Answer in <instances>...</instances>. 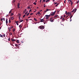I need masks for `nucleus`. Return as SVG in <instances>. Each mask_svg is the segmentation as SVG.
Here are the masks:
<instances>
[{
  "label": "nucleus",
  "mask_w": 79,
  "mask_h": 79,
  "mask_svg": "<svg viewBox=\"0 0 79 79\" xmlns=\"http://www.w3.org/2000/svg\"><path fill=\"white\" fill-rule=\"evenodd\" d=\"M31 16H30V17H29L28 18V19H29V18H31Z\"/></svg>",
  "instance_id": "774afa93"
},
{
  "label": "nucleus",
  "mask_w": 79,
  "mask_h": 79,
  "mask_svg": "<svg viewBox=\"0 0 79 79\" xmlns=\"http://www.w3.org/2000/svg\"><path fill=\"white\" fill-rule=\"evenodd\" d=\"M8 40H9V41H10V38H9L8 39Z\"/></svg>",
  "instance_id": "c756f323"
},
{
  "label": "nucleus",
  "mask_w": 79,
  "mask_h": 79,
  "mask_svg": "<svg viewBox=\"0 0 79 79\" xmlns=\"http://www.w3.org/2000/svg\"><path fill=\"white\" fill-rule=\"evenodd\" d=\"M18 16H19V17H20V16H21V14H19V15Z\"/></svg>",
  "instance_id": "a19ab883"
},
{
  "label": "nucleus",
  "mask_w": 79,
  "mask_h": 79,
  "mask_svg": "<svg viewBox=\"0 0 79 79\" xmlns=\"http://www.w3.org/2000/svg\"><path fill=\"white\" fill-rule=\"evenodd\" d=\"M3 37H5V34H4L3 35Z\"/></svg>",
  "instance_id": "bf43d9fd"
},
{
  "label": "nucleus",
  "mask_w": 79,
  "mask_h": 79,
  "mask_svg": "<svg viewBox=\"0 0 79 79\" xmlns=\"http://www.w3.org/2000/svg\"><path fill=\"white\" fill-rule=\"evenodd\" d=\"M69 15H70V16H71V12H70L69 13Z\"/></svg>",
  "instance_id": "c03bdc74"
},
{
  "label": "nucleus",
  "mask_w": 79,
  "mask_h": 79,
  "mask_svg": "<svg viewBox=\"0 0 79 79\" xmlns=\"http://www.w3.org/2000/svg\"><path fill=\"white\" fill-rule=\"evenodd\" d=\"M0 35L1 37H3V35H1V34H0Z\"/></svg>",
  "instance_id": "bb28decb"
},
{
  "label": "nucleus",
  "mask_w": 79,
  "mask_h": 79,
  "mask_svg": "<svg viewBox=\"0 0 79 79\" xmlns=\"http://www.w3.org/2000/svg\"><path fill=\"white\" fill-rule=\"evenodd\" d=\"M29 15V13H27V14L26 15V16H28Z\"/></svg>",
  "instance_id": "473e14b6"
},
{
  "label": "nucleus",
  "mask_w": 79,
  "mask_h": 79,
  "mask_svg": "<svg viewBox=\"0 0 79 79\" xmlns=\"http://www.w3.org/2000/svg\"><path fill=\"white\" fill-rule=\"evenodd\" d=\"M48 9H46V10H45L44 11V13H45V12H47V11H48Z\"/></svg>",
  "instance_id": "f8f14e48"
},
{
  "label": "nucleus",
  "mask_w": 79,
  "mask_h": 79,
  "mask_svg": "<svg viewBox=\"0 0 79 79\" xmlns=\"http://www.w3.org/2000/svg\"><path fill=\"white\" fill-rule=\"evenodd\" d=\"M11 11H12V10H10V11H9V13L10 14L11 13Z\"/></svg>",
  "instance_id": "a878e982"
},
{
  "label": "nucleus",
  "mask_w": 79,
  "mask_h": 79,
  "mask_svg": "<svg viewBox=\"0 0 79 79\" xmlns=\"http://www.w3.org/2000/svg\"><path fill=\"white\" fill-rule=\"evenodd\" d=\"M70 2H71L72 6H73V2L71 1H70Z\"/></svg>",
  "instance_id": "423d86ee"
},
{
  "label": "nucleus",
  "mask_w": 79,
  "mask_h": 79,
  "mask_svg": "<svg viewBox=\"0 0 79 79\" xmlns=\"http://www.w3.org/2000/svg\"><path fill=\"white\" fill-rule=\"evenodd\" d=\"M15 23H18V21H17L15 22Z\"/></svg>",
  "instance_id": "7c9ffc66"
},
{
  "label": "nucleus",
  "mask_w": 79,
  "mask_h": 79,
  "mask_svg": "<svg viewBox=\"0 0 79 79\" xmlns=\"http://www.w3.org/2000/svg\"><path fill=\"white\" fill-rule=\"evenodd\" d=\"M26 9H25V10L23 11V14H24V13H26Z\"/></svg>",
  "instance_id": "9d476101"
},
{
  "label": "nucleus",
  "mask_w": 79,
  "mask_h": 79,
  "mask_svg": "<svg viewBox=\"0 0 79 79\" xmlns=\"http://www.w3.org/2000/svg\"><path fill=\"white\" fill-rule=\"evenodd\" d=\"M52 19H53V18L52 17V18H50V20Z\"/></svg>",
  "instance_id": "864d4df0"
},
{
  "label": "nucleus",
  "mask_w": 79,
  "mask_h": 79,
  "mask_svg": "<svg viewBox=\"0 0 79 79\" xmlns=\"http://www.w3.org/2000/svg\"><path fill=\"white\" fill-rule=\"evenodd\" d=\"M45 17H46V19H48V18H49L48 15H45Z\"/></svg>",
  "instance_id": "20e7f679"
},
{
  "label": "nucleus",
  "mask_w": 79,
  "mask_h": 79,
  "mask_svg": "<svg viewBox=\"0 0 79 79\" xmlns=\"http://www.w3.org/2000/svg\"><path fill=\"white\" fill-rule=\"evenodd\" d=\"M15 46H16V47H17L18 46V44H15Z\"/></svg>",
  "instance_id": "ea45409f"
},
{
  "label": "nucleus",
  "mask_w": 79,
  "mask_h": 79,
  "mask_svg": "<svg viewBox=\"0 0 79 79\" xmlns=\"http://www.w3.org/2000/svg\"><path fill=\"white\" fill-rule=\"evenodd\" d=\"M62 21H64V18L62 19Z\"/></svg>",
  "instance_id": "79ce46f5"
},
{
  "label": "nucleus",
  "mask_w": 79,
  "mask_h": 79,
  "mask_svg": "<svg viewBox=\"0 0 79 79\" xmlns=\"http://www.w3.org/2000/svg\"><path fill=\"white\" fill-rule=\"evenodd\" d=\"M11 28H12V29L13 28V27L11 26Z\"/></svg>",
  "instance_id": "052dcab7"
},
{
  "label": "nucleus",
  "mask_w": 79,
  "mask_h": 79,
  "mask_svg": "<svg viewBox=\"0 0 79 79\" xmlns=\"http://www.w3.org/2000/svg\"><path fill=\"white\" fill-rule=\"evenodd\" d=\"M39 28H40V29H44L45 27L41 25L39 27Z\"/></svg>",
  "instance_id": "f257e3e1"
},
{
  "label": "nucleus",
  "mask_w": 79,
  "mask_h": 79,
  "mask_svg": "<svg viewBox=\"0 0 79 79\" xmlns=\"http://www.w3.org/2000/svg\"><path fill=\"white\" fill-rule=\"evenodd\" d=\"M17 25V26H18V25H19V24H18V23H16Z\"/></svg>",
  "instance_id": "603ef678"
},
{
  "label": "nucleus",
  "mask_w": 79,
  "mask_h": 79,
  "mask_svg": "<svg viewBox=\"0 0 79 79\" xmlns=\"http://www.w3.org/2000/svg\"><path fill=\"white\" fill-rule=\"evenodd\" d=\"M44 8H45V4H44Z\"/></svg>",
  "instance_id": "4d7b16f0"
},
{
  "label": "nucleus",
  "mask_w": 79,
  "mask_h": 79,
  "mask_svg": "<svg viewBox=\"0 0 79 79\" xmlns=\"http://www.w3.org/2000/svg\"><path fill=\"white\" fill-rule=\"evenodd\" d=\"M8 30L9 31V32H10L11 31V27H8Z\"/></svg>",
  "instance_id": "0eeeda50"
},
{
  "label": "nucleus",
  "mask_w": 79,
  "mask_h": 79,
  "mask_svg": "<svg viewBox=\"0 0 79 79\" xmlns=\"http://www.w3.org/2000/svg\"><path fill=\"white\" fill-rule=\"evenodd\" d=\"M79 1L78 0L77 2V3H79Z\"/></svg>",
  "instance_id": "4c0bfd02"
},
{
  "label": "nucleus",
  "mask_w": 79,
  "mask_h": 79,
  "mask_svg": "<svg viewBox=\"0 0 79 79\" xmlns=\"http://www.w3.org/2000/svg\"><path fill=\"white\" fill-rule=\"evenodd\" d=\"M56 11H54V12L53 13H55H55H56Z\"/></svg>",
  "instance_id": "6e6d98bb"
},
{
  "label": "nucleus",
  "mask_w": 79,
  "mask_h": 79,
  "mask_svg": "<svg viewBox=\"0 0 79 79\" xmlns=\"http://www.w3.org/2000/svg\"><path fill=\"white\" fill-rule=\"evenodd\" d=\"M41 2H42V0H40V3H41Z\"/></svg>",
  "instance_id": "680f3d73"
},
{
  "label": "nucleus",
  "mask_w": 79,
  "mask_h": 79,
  "mask_svg": "<svg viewBox=\"0 0 79 79\" xmlns=\"http://www.w3.org/2000/svg\"><path fill=\"white\" fill-rule=\"evenodd\" d=\"M72 17H73V15H71L70 17V19H71L72 18Z\"/></svg>",
  "instance_id": "72a5a7b5"
},
{
  "label": "nucleus",
  "mask_w": 79,
  "mask_h": 79,
  "mask_svg": "<svg viewBox=\"0 0 79 79\" xmlns=\"http://www.w3.org/2000/svg\"><path fill=\"white\" fill-rule=\"evenodd\" d=\"M11 41H12V42H14V41H16V40L15 39L13 40V39L12 38L11 39Z\"/></svg>",
  "instance_id": "6e6552de"
},
{
  "label": "nucleus",
  "mask_w": 79,
  "mask_h": 79,
  "mask_svg": "<svg viewBox=\"0 0 79 79\" xmlns=\"http://www.w3.org/2000/svg\"><path fill=\"white\" fill-rule=\"evenodd\" d=\"M14 19V17H12L11 18V19H12V20H13Z\"/></svg>",
  "instance_id": "2eb2a0df"
},
{
  "label": "nucleus",
  "mask_w": 79,
  "mask_h": 79,
  "mask_svg": "<svg viewBox=\"0 0 79 79\" xmlns=\"http://www.w3.org/2000/svg\"><path fill=\"white\" fill-rule=\"evenodd\" d=\"M50 2V0H47L46 1V3H47V2Z\"/></svg>",
  "instance_id": "a211bd4d"
},
{
  "label": "nucleus",
  "mask_w": 79,
  "mask_h": 79,
  "mask_svg": "<svg viewBox=\"0 0 79 79\" xmlns=\"http://www.w3.org/2000/svg\"><path fill=\"white\" fill-rule=\"evenodd\" d=\"M27 8H28V9H29L30 8V7H27Z\"/></svg>",
  "instance_id": "5fc2aeb1"
},
{
  "label": "nucleus",
  "mask_w": 79,
  "mask_h": 79,
  "mask_svg": "<svg viewBox=\"0 0 79 79\" xmlns=\"http://www.w3.org/2000/svg\"><path fill=\"white\" fill-rule=\"evenodd\" d=\"M19 27H20V28H22V25H21V24H20V25H19Z\"/></svg>",
  "instance_id": "4468645a"
},
{
  "label": "nucleus",
  "mask_w": 79,
  "mask_h": 79,
  "mask_svg": "<svg viewBox=\"0 0 79 79\" xmlns=\"http://www.w3.org/2000/svg\"><path fill=\"white\" fill-rule=\"evenodd\" d=\"M33 15V13H31L30 14V15Z\"/></svg>",
  "instance_id": "49530a36"
},
{
  "label": "nucleus",
  "mask_w": 79,
  "mask_h": 79,
  "mask_svg": "<svg viewBox=\"0 0 79 79\" xmlns=\"http://www.w3.org/2000/svg\"><path fill=\"white\" fill-rule=\"evenodd\" d=\"M33 4L34 5H36V2H34Z\"/></svg>",
  "instance_id": "c85d7f7f"
},
{
  "label": "nucleus",
  "mask_w": 79,
  "mask_h": 79,
  "mask_svg": "<svg viewBox=\"0 0 79 79\" xmlns=\"http://www.w3.org/2000/svg\"><path fill=\"white\" fill-rule=\"evenodd\" d=\"M9 23H11V20H10V19H9Z\"/></svg>",
  "instance_id": "6ab92c4d"
},
{
  "label": "nucleus",
  "mask_w": 79,
  "mask_h": 79,
  "mask_svg": "<svg viewBox=\"0 0 79 79\" xmlns=\"http://www.w3.org/2000/svg\"><path fill=\"white\" fill-rule=\"evenodd\" d=\"M19 40H18L17 41V42L18 44H19Z\"/></svg>",
  "instance_id": "aec40b11"
},
{
  "label": "nucleus",
  "mask_w": 79,
  "mask_h": 79,
  "mask_svg": "<svg viewBox=\"0 0 79 79\" xmlns=\"http://www.w3.org/2000/svg\"><path fill=\"white\" fill-rule=\"evenodd\" d=\"M31 11H32V10H30V11H29V12H31Z\"/></svg>",
  "instance_id": "e2e57ef3"
},
{
  "label": "nucleus",
  "mask_w": 79,
  "mask_h": 79,
  "mask_svg": "<svg viewBox=\"0 0 79 79\" xmlns=\"http://www.w3.org/2000/svg\"><path fill=\"white\" fill-rule=\"evenodd\" d=\"M19 20H20L21 19V18H20V17H19Z\"/></svg>",
  "instance_id": "de8ad7c7"
},
{
  "label": "nucleus",
  "mask_w": 79,
  "mask_h": 79,
  "mask_svg": "<svg viewBox=\"0 0 79 79\" xmlns=\"http://www.w3.org/2000/svg\"><path fill=\"white\" fill-rule=\"evenodd\" d=\"M62 18H63V16L61 17H60V19H62Z\"/></svg>",
  "instance_id": "69168bd1"
},
{
  "label": "nucleus",
  "mask_w": 79,
  "mask_h": 79,
  "mask_svg": "<svg viewBox=\"0 0 79 79\" xmlns=\"http://www.w3.org/2000/svg\"><path fill=\"white\" fill-rule=\"evenodd\" d=\"M26 16V15L25 14V15H23V18H24Z\"/></svg>",
  "instance_id": "2f4dec72"
},
{
  "label": "nucleus",
  "mask_w": 79,
  "mask_h": 79,
  "mask_svg": "<svg viewBox=\"0 0 79 79\" xmlns=\"http://www.w3.org/2000/svg\"><path fill=\"white\" fill-rule=\"evenodd\" d=\"M64 3H66V0H65L64 1Z\"/></svg>",
  "instance_id": "3c124183"
},
{
  "label": "nucleus",
  "mask_w": 79,
  "mask_h": 79,
  "mask_svg": "<svg viewBox=\"0 0 79 79\" xmlns=\"http://www.w3.org/2000/svg\"><path fill=\"white\" fill-rule=\"evenodd\" d=\"M40 22H43L44 21V19H40Z\"/></svg>",
  "instance_id": "39448f33"
},
{
  "label": "nucleus",
  "mask_w": 79,
  "mask_h": 79,
  "mask_svg": "<svg viewBox=\"0 0 79 79\" xmlns=\"http://www.w3.org/2000/svg\"><path fill=\"white\" fill-rule=\"evenodd\" d=\"M15 30H16V29H15V28H13L12 30V31L13 32H15Z\"/></svg>",
  "instance_id": "dca6fc26"
},
{
  "label": "nucleus",
  "mask_w": 79,
  "mask_h": 79,
  "mask_svg": "<svg viewBox=\"0 0 79 79\" xmlns=\"http://www.w3.org/2000/svg\"><path fill=\"white\" fill-rule=\"evenodd\" d=\"M23 20H21L20 21V22H23Z\"/></svg>",
  "instance_id": "58836bf2"
},
{
  "label": "nucleus",
  "mask_w": 79,
  "mask_h": 79,
  "mask_svg": "<svg viewBox=\"0 0 79 79\" xmlns=\"http://www.w3.org/2000/svg\"><path fill=\"white\" fill-rule=\"evenodd\" d=\"M12 33H10V35H12Z\"/></svg>",
  "instance_id": "f704fd0d"
},
{
  "label": "nucleus",
  "mask_w": 79,
  "mask_h": 79,
  "mask_svg": "<svg viewBox=\"0 0 79 79\" xmlns=\"http://www.w3.org/2000/svg\"><path fill=\"white\" fill-rule=\"evenodd\" d=\"M1 21H2V22L3 23V19H1Z\"/></svg>",
  "instance_id": "e433bc0d"
},
{
  "label": "nucleus",
  "mask_w": 79,
  "mask_h": 79,
  "mask_svg": "<svg viewBox=\"0 0 79 79\" xmlns=\"http://www.w3.org/2000/svg\"><path fill=\"white\" fill-rule=\"evenodd\" d=\"M19 6H20V4H19V2H18L17 5V8H18L19 9L20 8V7H19Z\"/></svg>",
  "instance_id": "7ed1b4c3"
},
{
  "label": "nucleus",
  "mask_w": 79,
  "mask_h": 79,
  "mask_svg": "<svg viewBox=\"0 0 79 79\" xmlns=\"http://www.w3.org/2000/svg\"><path fill=\"white\" fill-rule=\"evenodd\" d=\"M37 14H38V15H40V12L39 11H38L37 13Z\"/></svg>",
  "instance_id": "cd10ccee"
},
{
  "label": "nucleus",
  "mask_w": 79,
  "mask_h": 79,
  "mask_svg": "<svg viewBox=\"0 0 79 79\" xmlns=\"http://www.w3.org/2000/svg\"><path fill=\"white\" fill-rule=\"evenodd\" d=\"M6 23L8 24V19H6Z\"/></svg>",
  "instance_id": "9b49d317"
},
{
  "label": "nucleus",
  "mask_w": 79,
  "mask_h": 79,
  "mask_svg": "<svg viewBox=\"0 0 79 79\" xmlns=\"http://www.w3.org/2000/svg\"><path fill=\"white\" fill-rule=\"evenodd\" d=\"M51 9H48V11H51Z\"/></svg>",
  "instance_id": "0e129e2a"
},
{
  "label": "nucleus",
  "mask_w": 79,
  "mask_h": 79,
  "mask_svg": "<svg viewBox=\"0 0 79 79\" xmlns=\"http://www.w3.org/2000/svg\"><path fill=\"white\" fill-rule=\"evenodd\" d=\"M14 15V14L13 13H11L10 15L11 16H13Z\"/></svg>",
  "instance_id": "4be33fe9"
},
{
  "label": "nucleus",
  "mask_w": 79,
  "mask_h": 79,
  "mask_svg": "<svg viewBox=\"0 0 79 79\" xmlns=\"http://www.w3.org/2000/svg\"><path fill=\"white\" fill-rule=\"evenodd\" d=\"M51 16V15H48V17H50Z\"/></svg>",
  "instance_id": "a18cd8bd"
},
{
  "label": "nucleus",
  "mask_w": 79,
  "mask_h": 79,
  "mask_svg": "<svg viewBox=\"0 0 79 79\" xmlns=\"http://www.w3.org/2000/svg\"><path fill=\"white\" fill-rule=\"evenodd\" d=\"M58 5H59V3H57V4L56 5V6H58Z\"/></svg>",
  "instance_id": "b1692460"
},
{
  "label": "nucleus",
  "mask_w": 79,
  "mask_h": 79,
  "mask_svg": "<svg viewBox=\"0 0 79 79\" xmlns=\"http://www.w3.org/2000/svg\"><path fill=\"white\" fill-rule=\"evenodd\" d=\"M65 14L66 15H68V12H67V11H65Z\"/></svg>",
  "instance_id": "412c9836"
},
{
  "label": "nucleus",
  "mask_w": 79,
  "mask_h": 79,
  "mask_svg": "<svg viewBox=\"0 0 79 79\" xmlns=\"http://www.w3.org/2000/svg\"><path fill=\"white\" fill-rule=\"evenodd\" d=\"M58 17V15H55L54 17V18H56V17Z\"/></svg>",
  "instance_id": "f3484780"
},
{
  "label": "nucleus",
  "mask_w": 79,
  "mask_h": 79,
  "mask_svg": "<svg viewBox=\"0 0 79 79\" xmlns=\"http://www.w3.org/2000/svg\"><path fill=\"white\" fill-rule=\"evenodd\" d=\"M54 15H55V13H53L51 14V16H54Z\"/></svg>",
  "instance_id": "1a4fd4ad"
},
{
  "label": "nucleus",
  "mask_w": 79,
  "mask_h": 79,
  "mask_svg": "<svg viewBox=\"0 0 79 79\" xmlns=\"http://www.w3.org/2000/svg\"><path fill=\"white\" fill-rule=\"evenodd\" d=\"M77 10V9H73L72 11V13H76V10Z\"/></svg>",
  "instance_id": "f03ea898"
},
{
  "label": "nucleus",
  "mask_w": 79,
  "mask_h": 79,
  "mask_svg": "<svg viewBox=\"0 0 79 79\" xmlns=\"http://www.w3.org/2000/svg\"><path fill=\"white\" fill-rule=\"evenodd\" d=\"M34 20H35V21H37V20L35 18H34Z\"/></svg>",
  "instance_id": "393cba45"
},
{
  "label": "nucleus",
  "mask_w": 79,
  "mask_h": 79,
  "mask_svg": "<svg viewBox=\"0 0 79 79\" xmlns=\"http://www.w3.org/2000/svg\"><path fill=\"white\" fill-rule=\"evenodd\" d=\"M2 20H3L4 21H5V19L3 18V19H2Z\"/></svg>",
  "instance_id": "c9c22d12"
},
{
  "label": "nucleus",
  "mask_w": 79,
  "mask_h": 79,
  "mask_svg": "<svg viewBox=\"0 0 79 79\" xmlns=\"http://www.w3.org/2000/svg\"><path fill=\"white\" fill-rule=\"evenodd\" d=\"M57 2H56L54 3V5H56V4H57Z\"/></svg>",
  "instance_id": "13d9d810"
},
{
  "label": "nucleus",
  "mask_w": 79,
  "mask_h": 79,
  "mask_svg": "<svg viewBox=\"0 0 79 79\" xmlns=\"http://www.w3.org/2000/svg\"><path fill=\"white\" fill-rule=\"evenodd\" d=\"M46 0H43V2H45Z\"/></svg>",
  "instance_id": "37998d69"
},
{
  "label": "nucleus",
  "mask_w": 79,
  "mask_h": 79,
  "mask_svg": "<svg viewBox=\"0 0 79 79\" xmlns=\"http://www.w3.org/2000/svg\"><path fill=\"white\" fill-rule=\"evenodd\" d=\"M65 16H66V15H64V17H65Z\"/></svg>",
  "instance_id": "338daca9"
},
{
  "label": "nucleus",
  "mask_w": 79,
  "mask_h": 79,
  "mask_svg": "<svg viewBox=\"0 0 79 79\" xmlns=\"http://www.w3.org/2000/svg\"><path fill=\"white\" fill-rule=\"evenodd\" d=\"M54 19H54L50 20V21L51 22H53V21H54Z\"/></svg>",
  "instance_id": "ddd939ff"
},
{
  "label": "nucleus",
  "mask_w": 79,
  "mask_h": 79,
  "mask_svg": "<svg viewBox=\"0 0 79 79\" xmlns=\"http://www.w3.org/2000/svg\"><path fill=\"white\" fill-rule=\"evenodd\" d=\"M27 12H26L25 13V15H26V14H27Z\"/></svg>",
  "instance_id": "8fccbe9b"
},
{
  "label": "nucleus",
  "mask_w": 79,
  "mask_h": 79,
  "mask_svg": "<svg viewBox=\"0 0 79 79\" xmlns=\"http://www.w3.org/2000/svg\"><path fill=\"white\" fill-rule=\"evenodd\" d=\"M8 16H9L8 15H6V17H8Z\"/></svg>",
  "instance_id": "09e8293b"
},
{
  "label": "nucleus",
  "mask_w": 79,
  "mask_h": 79,
  "mask_svg": "<svg viewBox=\"0 0 79 79\" xmlns=\"http://www.w3.org/2000/svg\"><path fill=\"white\" fill-rule=\"evenodd\" d=\"M15 2H16V1H15V0L13 1H12V3H15Z\"/></svg>",
  "instance_id": "5701e85b"
}]
</instances>
